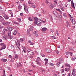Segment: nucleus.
Instances as JSON below:
<instances>
[{
	"label": "nucleus",
	"instance_id": "f257e3e1",
	"mask_svg": "<svg viewBox=\"0 0 76 76\" xmlns=\"http://www.w3.org/2000/svg\"><path fill=\"white\" fill-rule=\"evenodd\" d=\"M17 42L18 43H17V42H15L16 45L18 47V48H17V49H18V51H20V50L19 47H20V41H19V40H17Z\"/></svg>",
	"mask_w": 76,
	"mask_h": 76
},
{
	"label": "nucleus",
	"instance_id": "f03ea898",
	"mask_svg": "<svg viewBox=\"0 0 76 76\" xmlns=\"http://www.w3.org/2000/svg\"><path fill=\"white\" fill-rule=\"evenodd\" d=\"M69 15L71 17V18L70 19L71 22H72L73 24L74 25H75V24L76 23V21H75V19H74V18H73L72 17V16H71V15H70L69 14Z\"/></svg>",
	"mask_w": 76,
	"mask_h": 76
},
{
	"label": "nucleus",
	"instance_id": "7ed1b4c3",
	"mask_svg": "<svg viewBox=\"0 0 76 76\" xmlns=\"http://www.w3.org/2000/svg\"><path fill=\"white\" fill-rule=\"evenodd\" d=\"M29 9V7L27 6L26 5H24V10L26 12V13H28V9Z\"/></svg>",
	"mask_w": 76,
	"mask_h": 76
},
{
	"label": "nucleus",
	"instance_id": "20e7f679",
	"mask_svg": "<svg viewBox=\"0 0 76 76\" xmlns=\"http://www.w3.org/2000/svg\"><path fill=\"white\" fill-rule=\"evenodd\" d=\"M2 39H3L4 40H6V39H9V37L8 36L5 35H4L2 37Z\"/></svg>",
	"mask_w": 76,
	"mask_h": 76
},
{
	"label": "nucleus",
	"instance_id": "39448f33",
	"mask_svg": "<svg viewBox=\"0 0 76 76\" xmlns=\"http://www.w3.org/2000/svg\"><path fill=\"white\" fill-rule=\"evenodd\" d=\"M34 19V23H35V24H37V23H38V22H39L38 20H39V19L37 17H35Z\"/></svg>",
	"mask_w": 76,
	"mask_h": 76
},
{
	"label": "nucleus",
	"instance_id": "423d86ee",
	"mask_svg": "<svg viewBox=\"0 0 76 76\" xmlns=\"http://www.w3.org/2000/svg\"><path fill=\"white\" fill-rule=\"evenodd\" d=\"M38 31H34L33 33V34L35 36V37H38Z\"/></svg>",
	"mask_w": 76,
	"mask_h": 76
},
{
	"label": "nucleus",
	"instance_id": "0eeeda50",
	"mask_svg": "<svg viewBox=\"0 0 76 76\" xmlns=\"http://www.w3.org/2000/svg\"><path fill=\"white\" fill-rule=\"evenodd\" d=\"M53 15H55V16H57H57H59V14L58 13H57V12H56V11H54L53 12Z\"/></svg>",
	"mask_w": 76,
	"mask_h": 76
},
{
	"label": "nucleus",
	"instance_id": "6e6552de",
	"mask_svg": "<svg viewBox=\"0 0 76 76\" xmlns=\"http://www.w3.org/2000/svg\"><path fill=\"white\" fill-rule=\"evenodd\" d=\"M47 30V28L45 27L43 28H42V31L43 32H45Z\"/></svg>",
	"mask_w": 76,
	"mask_h": 76
},
{
	"label": "nucleus",
	"instance_id": "1a4fd4ad",
	"mask_svg": "<svg viewBox=\"0 0 76 76\" xmlns=\"http://www.w3.org/2000/svg\"><path fill=\"white\" fill-rule=\"evenodd\" d=\"M71 5L72 7H73V8H74V9L75 8V7L74 6V3H73V0H72L71 1Z\"/></svg>",
	"mask_w": 76,
	"mask_h": 76
},
{
	"label": "nucleus",
	"instance_id": "9d476101",
	"mask_svg": "<svg viewBox=\"0 0 76 76\" xmlns=\"http://www.w3.org/2000/svg\"><path fill=\"white\" fill-rule=\"evenodd\" d=\"M32 27V26H31L30 28L28 30V32H29L30 31H32L33 30Z\"/></svg>",
	"mask_w": 76,
	"mask_h": 76
},
{
	"label": "nucleus",
	"instance_id": "9b49d317",
	"mask_svg": "<svg viewBox=\"0 0 76 76\" xmlns=\"http://www.w3.org/2000/svg\"><path fill=\"white\" fill-rule=\"evenodd\" d=\"M4 18H5V19H9V17H8V16L7 15H4Z\"/></svg>",
	"mask_w": 76,
	"mask_h": 76
},
{
	"label": "nucleus",
	"instance_id": "f8f14e48",
	"mask_svg": "<svg viewBox=\"0 0 76 76\" xmlns=\"http://www.w3.org/2000/svg\"><path fill=\"white\" fill-rule=\"evenodd\" d=\"M16 34H17V30H14L12 32V34L14 35H16Z\"/></svg>",
	"mask_w": 76,
	"mask_h": 76
},
{
	"label": "nucleus",
	"instance_id": "ddd939ff",
	"mask_svg": "<svg viewBox=\"0 0 76 76\" xmlns=\"http://www.w3.org/2000/svg\"><path fill=\"white\" fill-rule=\"evenodd\" d=\"M22 9V6L21 5L19 4L18 6V9L19 10H21Z\"/></svg>",
	"mask_w": 76,
	"mask_h": 76
},
{
	"label": "nucleus",
	"instance_id": "4468645a",
	"mask_svg": "<svg viewBox=\"0 0 76 76\" xmlns=\"http://www.w3.org/2000/svg\"><path fill=\"white\" fill-rule=\"evenodd\" d=\"M13 22L15 25H20L19 23H18L16 21H14Z\"/></svg>",
	"mask_w": 76,
	"mask_h": 76
},
{
	"label": "nucleus",
	"instance_id": "2eb2a0df",
	"mask_svg": "<svg viewBox=\"0 0 76 76\" xmlns=\"http://www.w3.org/2000/svg\"><path fill=\"white\" fill-rule=\"evenodd\" d=\"M53 7H54V6L53 5V4H51L50 5V9H53Z\"/></svg>",
	"mask_w": 76,
	"mask_h": 76
},
{
	"label": "nucleus",
	"instance_id": "dca6fc26",
	"mask_svg": "<svg viewBox=\"0 0 76 76\" xmlns=\"http://www.w3.org/2000/svg\"><path fill=\"white\" fill-rule=\"evenodd\" d=\"M16 66H17V67H20V66H22V64L20 63V62L19 64H16Z\"/></svg>",
	"mask_w": 76,
	"mask_h": 76
},
{
	"label": "nucleus",
	"instance_id": "f3484780",
	"mask_svg": "<svg viewBox=\"0 0 76 76\" xmlns=\"http://www.w3.org/2000/svg\"><path fill=\"white\" fill-rule=\"evenodd\" d=\"M46 52H47V53H50V49H46Z\"/></svg>",
	"mask_w": 76,
	"mask_h": 76
},
{
	"label": "nucleus",
	"instance_id": "a211bd4d",
	"mask_svg": "<svg viewBox=\"0 0 76 76\" xmlns=\"http://www.w3.org/2000/svg\"><path fill=\"white\" fill-rule=\"evenodd\" d=\"M60 62H58L57 63L56 65L58 67H59L60 65Z\"/></svg>",
	"mask_w": 76,
	"mask_h": 76
},
{
	"label": "nucleus",
	"instance_id": "6ab92c4d",
	"mask_svg": "<svg viewBox=\"0 0 76 76\" xmlns=\"http://www.w3.org/2000/svg\"><path fill=\"white\" fill-rule=\"evenodd\" d=\"M23 47V51L24 53H26V48Z\"/></svg>",
	"mask_w": 76,
	"mask_h": 76
},
{
	"label": "nucleus",
	"instance_id": "aec40b11",
	"mask_svg": "<svg viewBox=\"0 0 76 76\" xmlns=\"http://www.w3.org/2000/svg\"><path fill=\"white\" fill-rule=\"evenodd\" d=\"M8 36H10V35H12V33H11V31H8Z\"/></svg>",
	"mask_w": 76,
	"mask_h": 76
},
{
	"label": "nucleus",
	"instance_id": "412c9836",
	"mask_svg": "<svg viewBox=\"0 0 76 76\" xmlns=\"http://www.w3.org/2000/svg\"><path fill=\"white\" fill-rule=\"evenodd\" d=\"M70 70V68H65V71L66 72H69Z\"/></svg>",
	"mask_w": 76,
	"mask_h": 76
},
{
	"label": "nucleus",
	"instance_id": "4be33fe9",
	"mask_svg": "<svg viewBox=\"0 0 76 76\" xmlns=\"http://www.w3.org/2000/svg\"><path fill=\"white\" fill-rule=\"evenodd\" d=\"M54 4L55 5V6H56L57 4V2L56 1H54Z\"/></svg>",
	"mask_w": 76,
	"mask_h": 76
},
{
	"label": "nucleus",
	"instance_id": "5701e85b",
	"mask_svg": "<svg viewBox=\"0 0 76 76\" xmlns=\"http://www.w3.org/2000/svg\"><path fill=\"white\" fill-rule=\"evenodd\" d=\"M6 31V32H7V30L6 28H4L2 31L3 32H5Z\"/></svg>",
	"mask_w": 76,
	"mask_h": 76
},
{
	"label": "nucleus",
	"instance_id": "b1692460",
	"mask_svg": "<svg viewBox=\"0 0 76 76\" xmlns=\"http://www.w3.org/2000/svg\"><path fill=\"white\" fill-rule=\"evenodd\" d=\"M45 2L48 4H50V2H49V0H46Z\"/></svg>",
	"mask_w": 76,
	"mask_h": 76
},
{
	"label": "nucleus",
	"instance_id": "393cba45",
	"mask_svg": "<svg viewBox=\"0 0 76 76\" xmlns=\"http://www.w3.org/2000/svg\"><path fill=\"white\" fill-rule=\"evenodd\" d=\"M31 6L32 8H35V6L34 4L32 3V4H31Z\"/></svg>",
	"mask_w": 76,
	"mask_h": 76
},
{
	"label": "nucleus",
	"instance_id": "a878e982",
	"mask_svg": "<svg viewBox=\"0 0 76 76\" xmlns=\"http://www.w3.org/2000/svg\"><path fill=\"white\" fill-rule=\"evenodd\" d=\"M17 20L19 22H21V19L20 18H18L17 19Z\"/></svg>",
	"mask_w": 76,
	"mask_h": 76
},
{
	"label": "nucleus",
	"instance_id": "bb28decb",
	"mask_svg": "<svg viewBox=\"0 0 76 76\" xmlns=\"http://www.w3.org/2000/svg\"><path fill=\"white\" fill-rule=\"evenodd\" d=\"M23 39L22 38H21L20 39V43L21 42H23Z\"/></svg>",
	"mask_w": 76,
	"mask_h": 76
},
{
	"label": "nucleus",
	"instance_id": "cd10ccee",
	"mask_svg": "<svg viewBox=\"0 0 76 76\" xmlns=\"http://www.w3.org/2000/svg\"><path fill=\"white\" fill-rule=\"evenodd\" d=\"M1 60L3 61V62H6V61H7V59H2Z\"/></svg>",
	"mask_w": 76,
	"mask_h": 76
},
{
	"label": "nucleus",
	"instance_id": "c85d7f7f",
	"mask_svg": "<svg viewBox=\"0 0 76 76\" xmlns=\"http://www.w3.org/2000/svg\"><path fill=\"white\" fill-rule=\"evenodd\" d=\"M63 16H64L65 18H67V15H66V14L65 13H63Z\"/></svg>",
	"mask_w": 76,
	"mask_h": 76
},
{
	"label": "nucleus",
	"instance_id": "c756f323",
	"mask_svg": "<svg viewBox=\"0 0 76 76\" xmlns=\"http://www.w3.org/2000/svg\"><path fill=\"white\" fill-rule=\"evenodd\" d=\"M13 57H14L15 58H18V56L16 55H14L13 56Z\"/></svg>",
	"mask_w": 76,
	"mask_h": 76
},
{
	"label": "nucleus",
	"instance_id": "7c9ffc66",
	"mask_svg": "<svg viewBox=\"0 0 76 76\" xmlns=\"http://www.w3.org/2000/svg\"><path fill=\"white\" fill-rule=\"evenodd\" d=\"M9 37L10 39H12V38H13V36H12V35H11L10 36H9Z\"/></svg>",
	"mask_w": 76,
	"mask_h": 76
},
{
	"label": "nucleus",
	"instance_id": "2f4dec72",
	"mask_svg": "<svg viewBox=\"0 0 76 76\" xmlns=\"http://www.w3.org/2000/svg\"><path fill=\"white\" fill-rule=\"evenodd\" d=\"M27 50L28 51V53H29V52H30V51H32L29 48H27Z\"/></svg>",
	"mask_w": 76,
	"mask_h": 76
},
{
	"label": "nucleus",
	"instance_id": "473e14b6",
	"mask_svg": "<svg viewBox=\"0 0 76 76\" xmlns=\"http://www.w3.org/2000/svg\"><path fill=\"white\" fill-rule=\"evenodd\" d=\"M28 19V20H30V21H33V19H32V18L31 17H29Z\"/></svg>",
	"mask_w": 76,
	"mask_h": 76
},
{
	"label": "nucleus",
	"instance_id": "72a5a7b5",
	"mask_svg": "<svg viewBox=\"0 0 76 76\" xmlns=\"http://www.w3.org/2000/svg\"><path fill=\"white\" fill-rule=\"evenodd\" d=\"M3 28H4V26L0 25V30L2 29Z\"/></svg>",
	"mask_w": 76,
	"mask_h": 76
},
{
	"label": "nucleus",
	"instance_id": "f704fd0d",
	"mask_svg": "<svg viewBox=\"0 0 76 76\" xmlns=\"http://www.w3.org/2000/svg\"><path fill=\"white\" fill-rule=\"evenodd\" d=\"M3 49H5L6 48V45H3V46L2 47Z\"/></svg>",
	"mask_w": 76,
	"mask_h": 76
},
{
	"label": "nucleus",
	"instance_id": "c9c22d12",
	"mask_svg": "<svg viewBox=\"0 0 76 76\" xmlns=\"http://www.w3.org/2000/svg\"><path fill=\"white\" fill-rule=\"evenodd\" d=\"M0 20L1 22H4V19L2 18Z\"/></svg>",
	"mask_w": 76,
	"mask_h": 76
},
{
	"label": "nucleus",
	"instance_id": "e433bc0d",
	"mask_svg": "<svg viewBox=\"0 0 76 76\" xmlns=\"http://www.w3.org/2000/svg\"><path fill=\"white\" fill-rule=\"evenodd\" d=\"M28 4H32V2L31 1H28Z\"/></svg>",
	"mask_w": 76,
	"mask_h": 76
},
{
	"label": "nucleus",
	"instance_id": "4c0bfd02",
	"mask_svg": "<svg viewBox=\"0 0 76 76\" xmlns=\"http://www.w3.org/2000/svg\"><path fill=\"white\" fill-rule=\"evenodd\" d=\"M61 7H60V9H61V10H62V11H64V10L63 7H61V6H60Z\"/></svg>",
	"mask_w": 76,
	"mask_h": 76
},
{
	"label": "nucleus",
	"instance_id": "58836bf2",
	"mask_svg": "<svg viewBox=\"0 0 76 76\" xmlns=\"http://www.w3.org/2000/svg\"><path fill=\"white\" fill-rule=\"evenodd\" d=\"M45 12H46V11H45V10H43V14H45Z\"/></svg>",
	"mask_w": 76,
	"mask_h": 76
},
{
	"label": "nucleus",
	"instance_id": "ea45409f",
	"mask_svg": "<svg viewBox=\"0 0 76 76\" xmlns=\"http://www.w3.org/2000/svg\"><path fill=\"white\" fill-rule=\"evenodd\" d=\"M51 38H52L53 39H56V37H55V36H52L51 37Z\"/></svg>",
	"mask_w": 76,
	"mask_h": 76
},
{
	"label": "nucleus",
	"instance_id": "a19ab883",
	"mask_svg": "<svg viewBox=\"0 0 76 76\" xmlns=\"http://www.w3.org/2000/svg\"><path fill=\"white\" fill-rule=\"evenodd\" d=\"M71 60L72 61H75V58H71Z\"/></svg>",
	"mask_w": 76,
	"mask_h": 76
},
{
	"label": "nucleus",
	"instance_id": "79ce46f5",
	"mask_svg": "<svg viewBox=\"0 0 76 76\" xmlns=\"http://www.w3.org/2000/svg\"><path fill=\"white\" fill-rule=\"evenodd\" d=\"M10 23V22H6V25H9Z\"/></svg>",
	"mask_w": 76,
	"mask_h": 76
},
{
	"label": "nucleus",
	"instance_id": "37998d69",
	"mask_svg": "<svg viewBox=\"0 0 76 76\" xmlns=\"http://www.w3.org/2000/svg\"><path fill=\"white\" fill-rule=\"evenodd\" d=\"M67 66L68 67H69V68H70L71 67L70 65L69 64H67Z\"/></svg>",
	"mask_w": 76,
	"mask_h": 76
},
{
	"label": "nucleus",
	"instance_id": "c03bdc74",
	"mask_svg": "<svg viewBox=\"0 0 76 76\" xmlns=\"http://www.w3.org/2000/svg\"><path fill=\"white\" fill-rule=\"evenodd\" d=\"M11 49H14V48H15L14 46L13 45L11 46Z\"/></svg>",
	"mask_w": 76,
	"mask_h": 76
},
{
	"label": "nucleus",
	"instance_id": "a18cd8bd",
	"mask_svg": "<svg viewBox=\"0 0 76 76\" xmlns=\"http://www.w3.org/2000/svg\"><path fill=\"white\" fill-rule=\"evenodd\" d=\"M45 61H46V62H48V59H47V58H45L44 59Z\"/></svg>",
	"mask_w": 76,
	"mask_h": 76
},
{
	"label": "nucleus",
	"instance_id": "49530a36",
	"mask_svg": "<svg viewBox=\"0 0 76 76\" xmlns=\"http://www.w3.org/2000/svg\"><path fill=\"white\" fill-rule=\"evenodd\" d=\"M50 66H54V64H53V63H51L50 64Z\"/></svg>",
	"mask_w": 76,
	"mask_h": 76
},
{
	"label": "nucleus",
	"instance_id": "de8ad7c7",
	"mask_svg": "<svg viewBox=\"0 0 76 76\" xmlns=\"http://www.w3.org/2000/svg\"><path fill=\"white\" fill-rule=\"evenodd\" d=\"M0 45H1V46H3V45H4V43H0Z\"/></svg>",
	"mask_w": 76,
	"mask_h": 76
},
{
	"label": "nucleus",
	"instance_id": "09e8293b",
	"mask_svg": "<svg viewBox=\"0 0 76 76\" xmlns=\"http://www.w3.org/2000/svg\"><path fill=\"white\" fill-rule=\"evenodd\" d=\"M41 55L42 57H45V55H44V54H41Z\"/></svg>",
	"mask_w": 76,
	"mask_h": 76
},
{
	"label": "nucleus",
	"instance_id": "8fccbe9b",
	"mask_svg": "<svg viewBox=\"0 0 76 76\" xmlns=\"http://www.w3.org/2000/svg\"><path fill=\"white\" fill-rule=\"evenodd\" d=\"M66 55H68L69 54V52H67L66 53Z\"/></svg>",
	"mask_w": 76,
	"mask_h": 76
},
{
	"label": "nucleus",
	"instance_id": "3c124183",
	"mask_svg": "<svg viewBox=\"0 0 76 76\" xmlns=\"http://www.w3.org/2000/svg\"><path fill=\"white\" fill-rule=\"evenodd\" d=\"M10 14L11 15V17H13V13H12V12H11Z\"/></svg>",
	"mask_w": 76,
	"mask_h": 76
},
{
	"label": "nucleus",
	"instance_id": "603ef678",
	"mask_svg": "<svg viewBox=\"0 0 76 76\" xmlns=\"http://www.w3.org/2000/svg\"><path fill=\"white\" fill-rule=\"evenodd\" d=\"M9 31H12V28L11 27H10V28L9 29Z\"/></svg>",
	"mask_w": 76,
	"mask_h": 76
},
{
	"label": "nucleus",
	"instance_id": "864d4df0",
	"mask_svg": "<svg viewBox=\"0 0 76 76\" xmlns=\"http://www.w3.org/2000/svg\"><path fill=\"white\" fill-rule=\"evenodd\" d=\"M40 60V58L39 57H38L37 58V60H38V61H39V60Z\"/></svg>",
	"mask_w": 76,
	"mask_h": 76
},
{
	"label": "nucleus",
	"instance_id": "5fc2aeb1",
	"mask_svg": "<svg viewBox=\"0 0 76 76\" xmlns=\"http://www.w3.org/2000/svg\"><path fill=\"white\" fill-rule=\"evenodd\" d=\"M7 69L8 70H10V67H7Z\"/></svg>",
	"mask_w": 76,
	"mask_h": 76
},
{
	"label": "nucleus",
	"instance_id": "6e6d98bb",
	"mask_svg": "<svg viewBox=\"0 0 76 76\" xmlns=\"http://www.w3.org/2000/svg\"><path fill=\"white\" fill-rule=\"evenodd\" d=\"M56 34H57V35H59V34H58V32L57 30H56Z\"/></svg>",
	"mask_w": 76,
	"mask_h": 76
},
{
	"label": "nucleus",
	"instance_id": "4d7b16f0",
	"mask_svg": "<svg viewBox=\"0 0 76 76\" xmlns=\"http://www.w3.org/2000/svg\"><path fill=\"white\" fill-rule=\"evenodd\" d=\"M3 72H4V75H3V76H6V73H5V71H4V70H3Z\"/></svg>",
	"mask_w": 76,
	"mask_h": 76
},
{
	"label": "nucleus",
	"instance_id": "13d9d810",
	"mask_svg": "<svg viewBox=\"0 0 76 76\" xmlns=\"http://www.w3.org/2000/svg\"><path fill=\"white\" fill-rule=\"evenodd\" d=\"M56 10L57 11H59V12L61 10H60V9H56Z\"/></svg>",
	"mask_w": 76,
	"mask_h": 76
},
{
	"label": "nucleus",
	"instance_id": "bf43d9fd",
	"mask_svg": "<svg viewBox=\"0 0 76 76\" xmlns=\"http://www.w3.org/2000/svg\"><path fill=\"white\" fill-rule=\"evenodd\" d=\"M9 57L10 58H12V56L10 55L9 56Z\"/></svg>",
	"mask_w": 76,
	"mask_h": 76
},
{
	"label": "nucleus",
	"instance_id": "052dcab7",
	"mask_svg": "<svg viewBox=\"0 0 76 76\" xmlns=\"http://www.w3.org/2000/svg\"><path fill=\"white\" fill-rule=\"evenodd\" d=\"M2 25H6V23H2Z\"/></svg>",
	"mask_w": 76,
	"mask_h": 76
},
{
	"label": "nucleus",
	"instance_id": "680f3d73",
	"mask_svg": "<svg viewBox=\"0 0 76 76\" xmlns=\"http://www.w3.org/2000/svg\"><path fill=\"white\" fill-rule=\"evenodd\" d=\"M69 54H70V55H71V56H72V53H71V52H69Z\"/></svg>",
	"mask_w": 76,
	"mask_h": 76
},
{
	"label": "nucleus",
	"instance_id": "e2e57ef3",
	"mask_svg": "<svg viewBox=\"0 0 76 76\" xmlns=\"http://www.w3.org/2000/svg\"><path fill=\"white\" fill-rule=\"evenodd\" d=\"M61 71L62 72V73H63V72H64V70L63 69H61Z\"/></svg>",
	"mask_w": 76,
	"mask_h": 76
},
{
	"label": "nucleus",
	"instance_id": "0e129e2a",
	"mask_svg": "<svg viewBox=\"0 0 76 76\" xmlns=\"http://www.w3.org/2000/svg\"><path fill=\"white\" fill-rule=\"evenodd\" d=\"M5 32H3L2 33V35H5Z\"/></svg>",
	"mask_w": 76,
	"mask_h": 76
},
{
	"label": "nucleus",
	"instance_id": "69168bd1",
	"mask_svg": "<svg viewBox=\"0 0 76 76\" xmlns=\"http://www.w3.org/2000/svg\"><path fill=\"white\" fill-rule=\"evenodd\" d=\"M37 64H38L39 65H41V63H40L38 62H37Z\"/></svg>",
	"mask_w": 76,
	"mask_h": 76
},
{
	"label": "nucleus",
	"instance_id": "338daca9",
	"mask_svg": "<svg viewBox=\"0 0 76 76\" xmlns=\"http://www.w3.org/2000/svg\"><path fill=\"white\" fill-rule=\"evenodd\" d=\"M23 13H21L20 14V15L21 16H23Z\"/></svg>",
	"mask_w": 76,
	"mask_h": 76
},
{
	"label": "nucleus",
	"instance_id": "774afa93",
	"mask_svg": "<svg viewBox=\"0 0 76 76\" xmlns=\"http://www.w3.org/2000/svg\"><path fill=\"white\" fill-rule=\"evenodd\" d=\"M31 44L30 45H34V43L32 42H31V43H30Z\"/></svg>",
	"mask_w": 76,
	"mask_h": 76
}]
</instances>
